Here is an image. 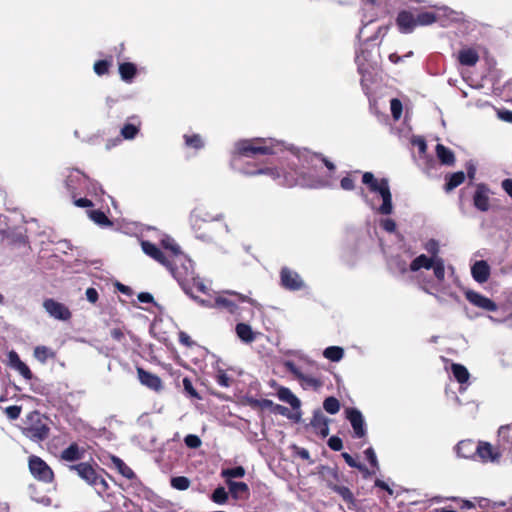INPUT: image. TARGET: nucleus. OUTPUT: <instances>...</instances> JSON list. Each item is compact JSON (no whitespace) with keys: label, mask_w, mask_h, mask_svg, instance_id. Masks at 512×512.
Segmentation results:
<instances>
[{"label":"nucleus","mask_w":512,"mask_h":512,"mask_svg":"<svg viewBox=\"0 0 512 512\" xmlns=\"http://www.w3.org/2000/svg\"><path fill=\"white\" fill-rule=\"evenodd\" d=\"M284 149H289L296 161L290 162V171L281 173L276 168L264 167L258 169L244 168L242 173L249 176L267 175L278 184L293 187L323 188L330 185L328 178L317 175V169L324 164L330 172L335 170V165L320 154L307 149L295 147L287 148L283 142L273 138H253L236 142L235 151L240 157L254 158L257 155L277 154Z\"/></svg>","instance_id":"1"},{"label":"nucleus","mask_w":512,"mask_h":512,"mask_svg":"<svg viewBox=\"0 0 512 512\" xmlns=\"http://www.w3.org/2000/svg\"><path fill=\"white\" fill-rule=\"evenodd\" d=\"M425 250L430 254L427 256L421 254L410 263V271L417 272L421 269H432L435 282H428L423 286V290L433 295L440 304H446L449 297L455 302H460V297L447 286L444 285L445 280V262L439 257V243L435 239L428 240L424 245Z\"/></svg>","instance_id":"2"},{"label":"nucleus","mask_w":512,"mask_h":512,"mask_svg":"<svg viewBox=\"0 0 512 512\" xmlns=\"http://www.w3.org/2000/svg\"><path fill=\"white\" fill-rule=\"evenodd\" d=\"M165 254L174 264L172 276L180 285H184L190 280H195L194 267L191 259H189L180 249V246L170 236H164L161 240Z\"/></svg>","instance_id":"3"},{"label":"nucleus","mask_w":512,"mask_h":512,"mask_svg":"<svg viewBox=\"0 0 512 512\" xmlns=\"http://www.w3.org/2000/svg\"><path fill=\"white\" fill-rule=\"evenodd\" d=\"M362 182L368 186L371 193L378 194L382 199V204L377 207L374 200L370 199L362 190L361 197L364 202L375 212L382 215H390L393 212V204L388 179H377L373 173L365 172L362 176Z\"/></svg>","instance_id":"4"},{"label":"nucleus","mask_w":512,"mask_h":512,"mask_svg":"<svg viewBox=\"0 0 512 512\" xmlns=\"http://www.w3.org/2000/svg\"><path fill=\"white\" fill-rule=\"evenodd\" d=\"M433 8L434 11H424L417 14V26H429L439 23L442 27H448L453 23L464 20L462 12L455 11L447 6H433Z\"/></svg>","instance_id":"5"},{"label":"nucleus","mask_w":512,"mask_h":512,"mask_svg":"<svg viewBox=\"0 0 512 512\" xmlns=\"http://www.w3.org/2000/svg\"><path fill=\"white\" fill-rule=\"evenodd\" d=\"M89 178L78 169L68 170L65 176V187L73 198V203L77 207L86 208L92 206V201L87 198H76L85 192V185H88Z\"/></svg>","instance_id":"6"},{"label":"nucleus","mask_w":512,"mask_h":512,"mask_svg":"<svg viewBox=\"0 0 512 512\" xmlns=\"http://www.w3.org/2000/svg\"><path fill=\"white\" fill-rule=\"evenodd\" d=\"M22 432L30 440L40 442L48 437L49 427L41 419L38 412H33L27 417Z\"/></svg>","instance_id":"7"},{"label":"nucleus","mask_w":512,"mask_h":512,"mask_svg":"<svg viewBox=\"0 0 512 512\" xmlns=\"http://www.w3.org/2000/svg\"><path fill=\"white\" fill-rule=\"evenodd\" d=\"M29 470L33 477L44 483H51L54 479V473L49 465L38 456L29 457Z\"/></svg>","instance_id":"8"},{"label":"nucleus","mask_w":512,"mask_h":512,"mask_svg":"<svg viewBox=\"0 0 512 512\" xmlns=\"http://www.w3.org/2000/svg\"><path fill=\"white\" fill-rule=\"evenodd\" d=\"M284 367L291 373L294 375V377L296 379H298L301 383V386L304 388V389H314V390H318L319 388L322 387L323 383L322 381H320L318 378L312 376V375H308V374H304L297 366L296 364L293 362V361H285L284 362Z\"/></svg>","instance_id":"9"},{"label":"nucleus","mask_w":512,"mask_h":512,"mask_svg":"<svg viewBox=\"0 0 512 512\" xmlns=\"http://www.w3.org/2000/svg\"><path fill=\"white\" fill-rule=\"evenodd\" d=\"M280 284L289 291H299L306 287L302 277L288 267H283L280 271Z\"/></svg>","instance_id":"10"},{"label":"nucleus","mask_w":512,"mask_h":512,"mask_svg":"<svg viewBox=\"0 0 512 512\" xmlns=\"http://www.w3.org/2000/svg\"><path fill=\"white\" fill-rule=\"evenodd\" d=\"M345 414L352 426L353 437L358 439L366 437L367 426L362 412L357 408H347Z\"/></svg>","instance_id":"11"},{"label":"nucleus","mask_w":512,"mask_h":512,"mask_svg":"<svg viewBox=\"0 0 512 512\" xmlns=\"http://www.w3.org/2000/svg\"><path fill=\"white\" fill-rule=\"evenodd\" d=\"M43 308L47 314L55 320L69 321L72 317V313L68 306L52 298H48L43 301Z\"/></svg>","instance_id":"12"},{"label":"nucleus","mask_w":512,"mask_h":512,"mask_svg":"<svg viewBox=\"0 0 512 512\" xmlns=\"http://www.w3.org/2000/svg\"><path fill=\"white\" fill-rule=\"evenodd\" d=\"M141 247L143 252L154 259L155 261L159 262L163 266H165L170 273L172 274V269H174V264L170 261V259L167 257V255L162 252L155 244L149 242V241H142Z\"/></svg>","instance_id":"13"},{"label":"nucleus","mask_w":512,"mask_h":512,"mask_svg":"<svg viewBox=\"0 0 512 512\" xmlns=\"http://www.w3.org/2000/svg\"><path fill=\"white\" fill-rule=\"evenodd\" d=\"M476 455L484 462H494L506 454L499 449L498 445L497 447H493L488 442H479L477 444Z\"/></svg>","instance_id":"14"},{"label":"nucleus","mask_w":512,"mask_h":512,"mask_svg":"<svg viewBox=\"0 0 512 512\" xmlns=\"http://www.w3.org/2000/svg\"><path fill=\"white\" fill-rule=\"evenodd\" d=\"M466 299L474 306L481 308L486 311L494 312L497 310V304L490 298L475 292L473 290L465 291Z\"/></svg>","instance_id":"15"},{"label":"nucleus","mask_w":512,"mask_h":512,"mask_svg":"<svg viewBox=\"0 0 512 512\" xmlns=\"http://www.w3.org/2000/svg\"><path fill=\"white\" fill-rule=\"evenodd\" d=\"M490 189L485 184H478L473 195V204L481 212L490 208Z\"/></svg>","instance_id":"16"},{"label":"nucleus","mask_w":512,"mask_h":512,"mask_svg":"<svg viewBox=\"0 0 512 512\" xmlns=\"http://www.w3.org/2000/svg\"><path fill=\"white\" fill-rule=\"evenodd\" d=\"M416 17L407 10H402L396 17V26L400 33L410 34L417 27Z\"/></svg>","instance_id":"17"},{"label":"nucleus","mask_w":512,"mask_h":512,"mask_svg":"<svg viewBox=\"0 0 512 512\" xmlns=\"http://www.w3.org/2000/svg\"><path fill=\"white\" fill-rule=\"evenodd\" d=\"M498 446L506 456L512 458V423L498 429Z\"/></svg>","instance_id":"18"},{"label":"nucleus","mask_w":512,"mask_h":512,"mask_svg":"<svg viewBox=\"0 0 512 512\" xmlns=\"http://www.w3.org/2000/svg\"><path fill=\"white\" fill-rule=\"evenodd\" d=\"M329 423L330 420L322 413L321 410H315L313 412L310 426L313 428L315 433L320 435L322 438H326L329 435Z\"/></svg>","instance_id":"19"},{"label":"nucleus","mask_w":512,"mask_h":512,"mask_svg":"<svg viewBox=\"0 0 512 512\" xmlns=\"http://www.w3.org/2000/svg\"><path fill=\"white\" fill-rule=\"evenodd\" d=\"M137 374L142 385L154 391L162 389V380L156 374L150 373L141 367L137 368Z\"/></svg>","instance_id":"20"},{"label":"nucleus","mask_w":512,"mask_h":512,"mask_svg":"<svg viewBox=\"0 0 512 512\" xmlns=\"http://www.w3.org/2000/svg\"><path fill=\"white\" fill-rule=\"evenodd\" d=\"M84 455L85 449L74 442L61 452L60 458L66 462H75L83 459Z\"/></svg>","instance_id":"21"},{"label":"nucleus","mask_w":512,"mask_h":512,"mask_svg":"<svg viewBox=\"0 0 512 512\" xmlns=\"http://www.w3.org/2000/svg\"><path fill=\"white\" fill-rule=\"evenodd\" d=\"M70 470L76 471L79 477L85 480L89 485H92L98 475L90 464L84 462L71 465Z\"/></svg>","instance_id":"22"},{"label":"nucleus","mask_w":512,"mask_h":512,"mask_svg":"<svg viewBox=\"0 0 512 512\" xmlns=\"http://www.w3.org/2000/svg\"><path fill=\"white\" fill-rule=\"evenodd\" d=\"M457 59L461 65L472 67L479 61V54L474 48L464 47L458 52Z\"/></svg>","instance_id":"23"},{"label":"nucleus","mask_w":512,"mask_h":512,"mask_svg":"<svg viewBox=\"0 0 512 512\" xmlns=\"http://www.w3.org/2000/svg\"><path fill=\"white\" fill-rule=\"evenodd\" d=\"M471 274L476 282L484 283L490 276V267L487 262L483 260L477 261L471 267Z\"/></svg>","instance_id":"24"},{"label":"nucleus","mask_w":512,"mask_h":512,"mask_svg":"<svg viewBox=\"0 0 512 512\" xmlns=\"http://www.w3.org/2000/svg\"><path fill=\"white\" fill-rule=\"evenodd\" d=\"M328 487L341 496V498L347 503L349 509H355L357 507V501L348 487L333 483H328Z\"/></svg>","instance_id":"25"},{"label":"nucleus","mask_w":512,"mask_h":512,"mask_svg":"<svg viewBox=\"0 0 512 512\" xmlns=\"http://www.w3.org/2000/svg\"><path fill=\"white\" fill-rule=\"evenodd\" d=\"M455 451L458 457L473 458L476 455L477 444L472 440H462L456 445Z\"/></svg>","instance_id":"26"},{"label":"nucleus","mask_w":512,"mask_h":512,"mask_svg":"<svg viewBox=\"0 0 512 512\" xmlns=\"http://www.w3.org/2000/svg\"><path fill=\"white\" fill-rule=\"evenodd\" d=\"M356 63L358 65V71L362 74L363 78H365L366 75L370 74V70L374 68V65L376 62H373L369 59L368 54L364 51H361V53L356 54ZM364 82V79H362V83Z\"/></svg>","instance_id":"27"},{"label":"nucleus","mask_w":512,"mask_h":512,"mask_svg":"<svg viewBox=\"0 0 512 512\" xmlns=\"http://www.w3.org/2000/svg\"><path fill=\"white\" fill-rule=\"evenodd\" d=\"M277 397L282 402L289 404L293 409H298L301 405L300 400L287 387H280L277 390Z\"/></svg>","instance_id":"28"},{"label":"nucleus","mask_w":512,"mask_h":512,"mask_svg":"<svg viewBox=\"0 0 512 512\" xmlns=\"http://www.w3.org/2000/svg\"><path fill=\"white\" fill-rule=\"evenodd\" d=\"M235 331L239 339L246 344L252 343L256 338V333L253 332L251 326L246 323H238Z\"/></svg>","instance_id":"29"},{"label":"nucleus","mask_w":512,"mask_h":512,"mask_svg":"<svg viewBox=\"0 0 512 512\" xmlns=\"http://www.w3.org/2000/svg\"><path fill=\"white\" fill-rule=\"evenodd\" d=\"M436 155L443 165L452 166L455 163V156L452 150L442 144L436 145Z\"/></svg>","instance_id":"30"},{"label":"nucleus","mask_w":512,"mask_h":512,"mask_svg":"<svg viewBox=\"0 0 512 512\" xmlns=\"http://www.w3.org/2000/svg\"><path fill=\"white\" fill-rule=\"evenodd\" d=\"M214 306L220 309H225L231 314H235L238 310L237 303L229 297L220 295L214 300Z\"/></svg>","instance_id":"31"},{"label":"nucleus","mask_w":512,"mask_h":512,"mask_svg":"<svg viewBox=\"0 0 512 512\" xmlns=\"http://www.w3.org/2000/svg\"><path fill=\"white\" fill-rule=\"evenodd\" d=\"M227 484L229 487V492L235 499L243 498L249 492L248 485L244 482L227 480Z\"/></svg>","instance_id":"32"},{"label":"nucleus","mask_w":512,"mask_h":512,"mask_svg":"<svg viewBox=\"0 0 512 512\" xmlns=\"http://www.w3.org/2000/svg\"><path fill=\"white\" fill-rule=\"evenodd\" d=\"M111 461L117 471L127 479H135L136 475L133 470L125 464V462L117 456H112Z\"/></svg>","instance_id":"33"},{"label":"nucleus","mask_w":512,"mask_h":512,"mask_svg":"<svg viewBox=\"0 0 512 512\" xmlns=\"http://www.w3.org/2000/svg\"><path fill=\"white\" fill-rule=\"evenodd\" d=\"M137 72L136 66L133 63L125 62L119 65V73L121 79L125 82L130 83L135 77Z\"/></svg>","instance_id":"34"},{"label":"nucleus","mask_w":512,"mask_h":512,"mask_svg":"<svg viewBox=\"0 0 512 512\" xmlns=\"http://www.w3.org/2000/svg\"><path fill=\"white\" fill-rule=\"evenodd\" d=\"M451 371L454 378L461 384H465L468 382L470 374L467 368L462 364L453 363L451 366Z\"/></svg>","instance_id":"35"},{"label":"nucleus","mask_w":512,"mask_h":512,"mask_svg":"<svg viewBox=\"0 0 512 512\" xmlns=\"http://www.w3.org/2000/svg\"><path fill=\"white\" fill-rule=\"evenodd\" d=\"M136 123H126L121 129V136L126 140H132L136 137L140 128V121L136 117H133Z\"/></svg>","instance_id":"36"},{"label":"nucleus","mask_w":512,"mask_h":512,"mask_svg":"<svg viewBox=\"0 0 512 512\" xmlns=\"http://www.w3.org/2000/svg\"><path fill=\"white\" fill-rule=\"evenodd\" d=\"M389 268L392 273L403 275L410 270V264L408 265L407 262L400 257H394L389 262Z\"/></svg>","instance_id":"37"},{"label":"nucleus","mask_w":512,"mask_h":512,"mask_svg":"<svg viewBox=\"0 0 512 512\" xmlns=\"http://www.w3.org/2000/svg\"><path fill=\"white\" fill-rule=\"evenodd\" d=\"M88 216L95 224L101 227L112 226V222L106 214L100 210H90L88 211Z\"/></svg>","instance_id":"38"},{"label":"nucleus","mask_w":512,"mask_h":512,"mask_svg":"<svg viewBox=\"0 0 512 512\" xmlns=\"http://www.w3.org/2000/svg\"><path fill=\"white\" fill-rule=\"evenodd\" d=\"M464 180H465V174L462 171L450 174L448 176V179H447V182L445 185V190L448 192L452 191L453 189L458 187L460 184H462L464 182Z\"/></svg>","instance_id":"39"},{"label":"nucleus","mask_w":512,"mask_h":512,"mask_svg":"<svg viewBox=\"0 0 512 512\" xmlns=\"http://www.w3.org/2000/svg\"><path fill=\"white\" fill-rule=\"evenodd\" d=\"M323 356L332 362H338L343 358L344 350L339 346H329L323 351Z\"/></svg>","instance_id":"40"},{"label":"nucleus","mask_w":512,"mask_h":512,"mask_svg":"<svg viewBox=\"0 0 512 512\" xmlns=\"http://www.w3.org/2000/svg\"><path fill=\"white\" fill-rule=\"evenodd\" d=\"M323 408L327 413L335 415L340 410V402L333 396L327 397L323 402Z\"/></svg>","instance_id":"41"},{"label":"nucleus","mask_w":512,"mask_h":512,"mask_svg":"<svg viewBox=\"0 0 512 512\" xmlns=\"http://www.w3.org/2000/svg\"><path fill=\"white\" fill-rule=\"evenodd\" d=\"M185 145L193 149H201L204 146V142L199 134L184 135Z\"/></svg>","instance_id":"42"},{"label":"nucleus","mask_w":512,"mask_h":512,"mask_svg":"<svg viewBox=\"0 0 512 512\" xmlns=\"http://www.w3.org/2000/svg\"><path fill=\"white\" fill-rule=\"evenodd\" d=\"M34 356L41 363H45L49 358H52L54 356V354L46 346H37L34 349Z\"/></svg>","instance_id":"43"},{"label":"nucleus","mask_w":512,"mask_h":512,"mask_svg":"<svg viewBox=\"0 0 512 512\" xmlns=\"http://www.w3.org/2000/svg\"><path fill=\"white\" fill-rule=\"evenodd\" d=\"M211 499L214 503L216 504H219V505H223L227 502L228 500V492L225 490L224 487H217L212 495H211Z\"/></svg>","instance_id":"44"},{"label":"nucleus","mask_w":512,"mask_h":512,"mask_svg":"<svg viewBox=\"0 0 512 512\" xmlns=\"http://www.w3.org/2000/svg\"><path fill=\"white\" fill-rule=\"evenodd\" d=\"M222 476L227 480L231 478H242L245 475V469L242 466H236L233 468L223 469Z\"/></svg>","instance_id":"45"},{"label":"nucleus","mask_w":512,"mask_h":512,"mask_svg":"<svg viewBox=\"0 0 512 512\" xmlns=\"http://www.w3.org/2000/svg\"><path fill=\"white\" fill-rule=\"evenodd\" d=\"M171 486L180 491L187 490L190 486V480L185 476H176L171 478Z\"/></svg>","instance_id":"46"},{"label":"nucleus","mask_w":512,"mask_h":512,"mask_svg":"<svg viewBox=\"0 0 512 512\" xmlns=\"http://www.w3.org/2000/svg\"><path fill=\"white\" fill-rule=\"evenodd\" d=\"M391 114L394 120H399L402 116V103L399 99L393 98L390 101Z\"/></svg>","instance_id":"47"},{"label":"nucleus","mask_w":512,"mask_h":512,"mask_svg":"<svg viewBox=\"0 0 512 512\" xmlns=\"http://www.w3.org/2000/svg\"><path fill=\"white\" fill-rule=\"evenodd\" d=\"M364 455H365L366 459L368 460V462L370 463V465L375 470H379V463H378V459H377L374 449L372 447L367 448L364 451Z\"/></svg>","instance_id":"48"},{"label":"nucleus","mask_w":512,"mask_h":512,"mask_svg":"<svg viewBox=\"0 0 512 512\" xmlns=\"http://www.w3.org/2000/svg\"><path fill=\"white\" fill-rule=\"evenodd\" d=\"M184 443L187 447L192 448V449L199 448L202 444L201 439L197 435H194V434H188L184 438Z\"/></svg>","instance_id":"49"},{"label":"nucleus","mask_w":512,"mask_h":512,"mask_svg":"<svg viewBox=\"0 0 512 512\" xmlns=\"http://www.w3.org/2000/svg\"><path fill=\"white\" fill-rule=\"evenodd\" d=\"M85 192L91 195H98L99 193H104L100 184L91 179H89L88 185H85Z\"/></svg>","instance_id":"50"},{"label":"nucleus","mask_w":512,"mask_h":512,"mask_svg":"<svg viewBox=\"0 0 512 512\" xmlns=\"http://www.w3.org/2000/svg\"><path fill=\"white\" fill-rule=\"evenodd\" d=\"M110 62L107 60H99L94 64V71L97 75L102 76L108 72Z\"/></svg>","instance_id":"51"},{"label":"nucleus","mask_w":512,"mask_h":512,"mask_svg":"<svg viewBox=\"0 0 512 512\" xmlns=\"http://www.w3.org/2000/svg\"><path fill=\"white\" fill-rule=\"evenodd\" d=\"M91 486H93L96 489L99 495H101L108 489L107 482L99 475H97L96 479L94 480Z\"/></svg>","instance_id":"52"},{"label":"nucleus","mask_w":512,"mask_h":512,"mask_svg":"<svg viewBox=\"0 0 512 512\" xmlns=\"http://www.w3.org/2000/svg\"><path fill=\"white\" fill-rule=\"evenodd\" d=\"M14 370H16L26 380H31L33 377V374L31 372L30 368L24 362H21V364H19L17 367H15Z\"/></svg>","instance_id":"53"},{"label":"nucleus","mask_w":512,"mask_h":512,"mask_svg":"<svg viewBox=\"0 0 512 512\" xmlns=\"http://www.w3.org/2000/svg\"><path fill=\"white\" fill-rule=\"evenodd\" d=\"M329 448L333 451H340L343 448L342 439L338 436H331L327 442Z\"/></svg>","instance_id":"54"},{"label":"nucleus","mask_w":512,"mask_h":512,"mask_svg":"<svg viewBox=\"0 0 512 512\" xmlns=\"http://www.w3.org/2000/svg\"><path fill=\"white\" fill-rule=\"evenodd\" d=\"M216 382L218 385L222 387H229L231 384V378L224 371L221 370L216 375Z\"/></svg>","instance_id":"55"},{"label":"nucleus","mask_w":512,"mask_h":512,"mask_svg":"<svg viewBox=\"0 0 512 512\" xmlns=\"http://www.w3.org/2000/svg\"><path fill=\"white\" fill-rule=\"evenodd\" d=\"M7 417L11 420L17 419L21 414V407L17 405L8 406L5 409Z\"/></svg>","instance_id":"56"},{"label":"nucleus","mask_w":512,"mask_h":512,"mask_svg":"<svg viewBox=\"0 0 512 512\" xmlns=\"http://www.w3.org/2000/svg\"><path fill=\"white\" fill-rule=\"evenodd\" d=\"M21 362L22 361H21L19 355L17 354V352L12 350L8 353V365L10 368L15 369V367H17L19 364H21Z\"/></svg>","instance_id":"57"},{"label":"nucleus","mask_w":512,"mask_h":512,"mask_svg":"<svg viewBox=\"0 0 512 512\" xmlns=\"http://www.w3.org/2000/svg\"><path fill=\"white\" fill-rule=\"evenodd\" d=\"M380 225L385 231L389 233H392L396 230V223L390 218L381 220Z\"/></svg>","instance_id":"58"},{"label":"nucleus","mask_w":512,"mask_h":512,"mask_svg":"<svg viewBox=\"0 0 512 512\" xmlns=\"http://www.w3.org/2000/svg\"><path fill=\"white\" fill-rule=\"evenodd\" d=\"M85 295H86V299L92 304H95L98 301V298H99L98 291L93 287L87 288Z\"/></svg>","instance_id":"59"},{"label":"nucleus","mask_w":512,"mask_h":512,"mask_svg":"<svg viewBox=\"0 0 512 512\" xmlns=\"http://www.w3.org/2000/svg\"><path fill=\"white\" fill-rule=\"evenodd\" d=\"M340 185H341L342 189L347 190V191H351L355 187L354 180L349 176L343 177L341 179Z\"/></svg>","instance_id":"60"},{"label":"nucleus","mask_w":512,"mask_h":512,"mask_svg":"<svg viewBox=\"0 0 512 512\" xmlns=\"http://www.w3.org/2000/svg\"><path fill=\"white\" fill-rule=\"evenodd\" d=\"M341 456L343 457V459L345 460V462L347 463L348 466L352 467V468H357L358 465L360 464V462H357L349 453L347 452H343L341 454Z\"/></svg>","instance_id":"61"},{"label":"nucleus","mask_w":512,"mask_h":512,"mask_svg":"<svg viewBox=\"0 0 512 512\" xmlns=\"http://www.w3.org/2000/svg\"><path fill=\"white\" fill-rule=\"evenodd\" d=\"M183 386H184V389L191 395V396H194V397H197V392L195 391L193 385H192V382L188 379V378H184L183 379Z\"/></svg>","instance_id":"62"},{"label":"nucleus","mask_w":512,"mask_h":512,"mask_svg":"<svg viewBox=\"0 0 512 512\" xmlns=\"http://www.w3.org/2000/svg\"><path fill=\"white\" fill-rule=\"evenodd\" d=\"M498 116L501 120L512 123V111L510 110H502L498 112Z\"/></svg>","instance_id":"63"},{"label":"nucleus","mask_w":512,"mask_h":512,"mask_svg":"<svg viewBox=\"0 0 512 512\" xmlns=\"http://www.w3.org/2000/svg\"><path fill=\"white\" fill-rule=\"evenodd\" d=\"M502 188L509 196L512 197V179H505L502 182Z\"/></svg>","instance_id":"64"}]
</instances>
